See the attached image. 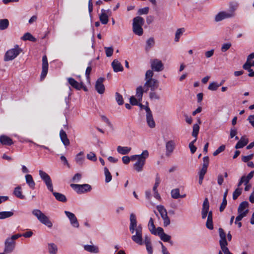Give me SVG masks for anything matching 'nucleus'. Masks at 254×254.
Wrapping results in <instances>:
<instances>
[{
    "instance_id": "1",
    "label": "nucleus",
    "mask_w": 254,
    "mask_h": 254,
    "mask_svg": "<svg viewBox=\"0 0 254 254\" xmlns=\"http://www.w3.org/2000/svg\"><path fill=\"white\" fill-rule=\"evenodd\" d=\"M129 220V229L130 233L132 234L131 236L132 240L139 245H143L142 227L141 225H137L136 216L133 213L130 215Z\"/></svg>"
},
{
    "instance_id": "2",
    "label": "nucleus",
    "mask_w": 254,
    "mask_h": 254,
    "mask_svg": "<svg viewBox=\"0 0 254 254\" xmlns=\"http://www.w3.org/2000/svg\"><path fill=\"white\" fill-rule=\"evenodd\" d=\"M238 4L236 2H231L229 5L228 11H222L215 15V20L216 22L222 21L225 19L233 17L235 15V11L237 9Z\"/></svg>"
},
{
    "instance_id": "3",
    "label": "nucleus",
    "mask_w": 254,
    "mask_h": 254,
    "mask_svg": "<svg viewBox=\"0 0 254 254\" xmlns=\"http://www.w3.org/2000/svg\"><path fill=\"white\" fill-rule=\"evenodd\" d=\"M148 156L149 153L146 150H144L141 154L131 156L132 161L136 160V162L133 165V168L136 172H140L143 170L146 159L148 158Z\"/></svg>"
},
{
    "instance_id": "4",
    "label": "nucleus",
    "mask_w": 254,
    "mask_h": 254,
    "mask_svg": "<svg viewBox=\"0 0 254 254\" xmlns=\"http://www.w3.org/2000/svg\"><path fill=\"white\" fill-rule=\"evenodd\" d=\"M153 74V71L151 69L147 70L145 73V82L144 85V88H146L145 92H147L149 88H150L151 91H154L159 86L158 81L152 78Z\"/></svg>"
},
{
    "instance_id": "5",
    "label": "nucleus",
    "mask_w": 254,
    "mask_h": 254,
    "mask_svg": "<svg viewBox=\"0 0 254 254\" xmlns=\"http://www.w3.org/2000/svg\"><path fill=\"white\" fill-rule=\"evenodd\" d=\"M144 23V19L140 16H136L133 19L132 31L135 34L138 36L143 34V30L142 26Z\"/></svg>"
},
{
    "instance_id": "6",
    "label": "nucleus",
    "mask_w": 254,
    "mask_h": 254,
    "mask_svg": "<svg viewBox=\"0 0 254 254\" xmlns=\"http://www.w3.org/2000/svg\"><path fill=\"white\" fill-rule=\"evenodd\" d=\"M32 213L42 224L47 226L48 228H51L52 227V222L41 210L39 209H34L32 211Z\"/></svg>"
},
{
    "instance_id": "7",
    "label": "nucleus",
    "mask_w": 254,
    "mask_h": 254,
    "mask_svg": "<svg viewBox=\"0 0 254 254\" xmlns=\"http://www.w3.org/2000/svg\"><path fill=\"white\" fill-rule=\"evenodd\" d=\"M21 52L20 48L18 46H16L14 48L7 51L4 56V61H8L14 59Z\"/></svg>"
},
{
    "instance_id": "8",
    "label": "nucleus",
    "mask_w": 254,
    "mask_h": 254,
    "mask_svg": "<svg viewBox=\"0 0 254 254\" xmlns=\"http://www.w3.org/2000/svg\"><path fill=\"white\" fill-rule=\"evenodd\" d=\"M39 174L41 179L45 183L48 190L50 191H53V186L52 180L50 176L47 173L42 170L39 171Z\"/></svg>"
},
{
    "instance_id": "9",
    "label": "nucleus",
    "mask_w": 254,
    "mask_h": 254,
    "mask_svg": "<svg viewBox=\"0 0 254 254\" xmlns=\"http://www.w3.org/2000/svg\"><path fill=\"white\" fill-rule=\"evenodd\" d=\"M219 235L220 237L219 245L222 251H224L228 249V242L226 240L227 235L224 230L219 228L218 229Z\"/></svg>"
},
{
    "instance_id": "10",
    "label": "nucleus",
    "mask_w": 254,
    "mask_h": 254,
    "mask_svg": "<svg viewBox=\"0 0 254 254\" xmlns=\"http://www.w3.org/2000/svg\"><path fill=\"white\" fill-rule=\"evenodd\" d=\"M151 70L160 72L164 69V65L162 61L159 59H155L150 61Z\"/></svg>"
},
{
    "instance_id": "11",
    "label": "nucleus",
    "mask_w": 254,
    "mask_h": 254,
    "mask_svg": "<svg viewBox=\"0 0 254 254\" xmlns=\"http://www.w3.org/2000/svg\"><path fill=\"white\" fill-rule=\"evenodd\" d=\"M71 187L73 189L78 193H81L91 189V186L88 184L84 185H77V184H71Z\"/></svg>"
},
{
    "instance_id": "12",
    "label": "nucleus",
    "mask_w": 254,
    "mask_h": 254,
    "mask_svg": "<svg viewBox=\"0 0 254 254\" xmlns=\"http://www.w3.org/2000/svg\"><path fill=\"white\" fill-rule=\"evenodd\" d=\"M145 110L146 112V118L147 125L150 128H154L155 127V123L153 119L152 112L149 107H146Z\"/></svg>"
},
{
    "instance_id": "13",
    "label": "nucleus",
    "mask_w": 254,
    "mask_h": 254,
    "mask_svg": "<svg viewBox=\"0 0 254 254\" xmlns=\"http://www.w3.org/2000/svg\"><path fill=\"white\" fill-rule=\"evenodd\" d=\"M15 246V241H12L11 239L7 238L4 243V252L6 254H10L14 250Z\"/></svg>"
},
{
    "instance_id": "14",
    "label": "nucleus",
    "mask_w": 254,
    "mask_h": 254,
    "mask_svg": "<svg viewBox=\"0 0 254 254\" xmlns=\"http://www.w3.org/2000/svg\"><path fill=\"white\" fill-rule=\"evenodd\" d=\"M155 235L159 236L162 241L166 242H169L171 245L173 244V242L170 241L171 238V236L165 234L164 232V230L162 228L160 227H158V232L155 234Z\"/></svg>"
},
{
    "instance_id": "15",
    "label": "nucleus",
    "mask_w": 254,
    "mask_h": 254,
    "mask_svg": "<svg viewBox=\"0 0 254 254\" xmlns=\"http://www.w3.org/2000/svg\"><path fill=\"white\" fill-rule=\"evenodd\" d=\"M64 213L69 219L71 225L74 227L78 228L79 224L75 215L73 213L68 211H64Z\"/></svg>"
},
{
    "instance_id": "16",
    "label": "nucleus",
    "mask_w": 254,
    "mask_h": 254,
    "mask_svg": "<svg viewBox=\"0 0 254 254\" xmlns=\"http://www.w3.org/2000/svg\"><path fill=\"white\" fill-rule=\"evenodd\" d=\"M166 155L170 156L173 152L176 147V143L174 140H169L166 143Z\"/></svg>"
},
{
    "instance_id": "17",
    "label": "nucleus",
    "mask_w": 254,
    "mask_h": 254,
    "mask_svg": "<svg viewBox=\"0 0 254 254\" xmlns=\"http://www.w3.org/2000/svg\"><path fill=\"white\" fill-rule=\"evenodd\" d=\"M249 203L247 201H243L240 203L238 209V213L242 214L243 216H247L249 212L247 208Z\"/></svg>"
},
{
    "instance_id": "18",
    "label": "nucleus",
    "mask_w": 254,
    "mask_h": 254,
    "mask_svg": "<svg viewBox=\"0 0 254 254\" xmlns=\"http://www.w3.org/2000/svg\"><path fill=\"white\" fill-rule=\"evenodd\" d=\"M104 80V78L102 77H100L97 79L96 82L95 84V88L96 91L99 94H103L105 91V87L103 84V81Z\"/></svg>"
},
{
    "instance_id": "19",
    "label": "nucleus",
    "mask_w": 254,
    "mask_h": 254,
    "mask_svg": "<svg viewBox=\"0 0 254 254\" xmlns=\"http://www.w3.org/2000/svg\"><path fill=\"white\" fill-rule=\"evenodd\" d=\"M209 208V204L207 198H205L202 205L201 211V216L203 219H205L207 214H208V210Z\"/></svg>"
},
{
    "instance_id": "20",
    "label": "nucleus",
    "mask_w": 254,
    "mask_h": 254,
    "mask_svg": "<svg viewBox=\"0 0 254 254\" xmlns=\"http://www.w3.org/2000/svg\"><path fill=\"white\" fill-rule=\"evenodd\" d=\"M48 69V63L47 57L44 56L42 58V71L41 77L44 78L47 75Z\"/></svg>"
},
{
    "instance_id": "21",
    "label": "nucleus",
    "mask_w": 254,
    "mask_h": 254,
    "mask_svg": "<svg viewBox=\"0 0 254 254\" xmlns=\"http://www.w3.org/2000/svg\"><path fill=\"white\" fill-rule=\"evenodd\" d=\"M68 83L74 88L77 90H80L82 86V81L78 82L74 78L69 77L67 78Z\"/></svg>"
},
{
    "instance_id": "22",
    "label": "nucleus",
    "mask_w": 254,
    "mask_h": 254,
    "mask_svg": "<svg viewBox=\"0 0 254 254\" xmlns=\"http://www.w3.org/2000/svg\"><path fill=\"white\" fill-rule=\"evenodd\" d=\"M112 66L115 72L122 71L124 69L123 66L119 61L117 60H114L112 63Z\"/></svg>"
},
{
    "instance_id": "23",
    "label": "nucleus",
    "mask_w": 254,
    "mask_h": 254,
    "mask_svg": "<svg viewBox=\"0 0 254 254\" xmlns=\"http://www.w3.org/2000/svg\"><path fill=\"white\" fill-rule=\"evenodd\" d=\"M144 242L146 246V248L148 254H153V249L151 243V240L149 237L145 236L144 239Z\"/></svg>"
},
{
    "instance_id": "24",
    "label": "nucleus",
    "mask_w": 254,
    "mask_h": 254,
    "mask_svg": "<svg viewBox=\"0 0 254 254\" xmlns=\"http://www.w3.org/2000/svg\"><path fill=\"white\" fill-rule=\"evenodd\" d=\"M48 251L49 254H57L58 248L57 245L53 243H48L47 245Z\"/></svg>"
},
{
    "instance_id": "25",
    "label": "nucleus",
    "mask_w": 254,
    "mask_h": 254,
    "mask_svg": "<svg viewBox=\"0 0 254 254\" xmlns=\"http://www.w3.org/2000/svg\"><path fill=\"white\" fill-rule=\"evenodd\" d=\"M131 147L127 146H118L117 148L118 152L122 155L127 154L131 151Z\"/></svg>"
},
{
    "instance_id": "26",
    "label": "nucleus",
    "mask_w": 254,
    "mask_h": 254,
    "mask_svg": "<svg viewBox=\"0 0 254 254\" xmlns=\"http://www.w3.org/2000/svg\"><path fill=\"white\" fill-rule=\"evenodd\" d=\"M60 136L62 142L65 146H68L69 144V140L67 138L65 132L62 129L60 132Z\"/></svg>"
},
{
    "instance_id": "27",
    "label": "nucleus",
    "mask_w": 254,
    "mask_h": 254,
    "mask_svg": "<svg viewBox=\"0 0 254 254\" xmlns=\"http://www.w3.org/2000/svg\"><path fill=\"white\" fill-rule=\"evenodd\" d=\"M25 180L26 183L31 189L33 190L35 189V183L31 175H26L25 176Z\"/></svg>"
},
{
    "instance_id": "28",
    "label": "nucleus",
    "mask_w": 254,
    "mask_h": 254,
    "mask_svg": "<svg viewBox=\"0 0 254 254\" xmlns=\"http://www.w3.org/2000/svg\"><path fill=\"white\" fill-rule=\"evenodd\" d=\"M84 249L85 251L92 253L97 254L99 252L98 247L94 245H85Z\"/></svg>"
},
{
    "instance_id": "29",
    "label": "nucleus",
    "mask_w": 254,
    "mask_h": 254,
    "mask_svg": "<svg viewBox=\"0 0 254 254\" xmlns=\"http://www.w3.org/2000/svg\"><path fill=\"white\" fill-rule=\"evenodd\" d=\"M206 226L209 230H212L213 229L212 212L211 211H209L206 223Z\"/></svg>"
},
{
    "instance_id": "30",
    "label": "nucleus",
    "mask_w": 254,
    "mask_h": 254,
    "mask_svg": "<svg viewBox=\"0 0 254 254\" xmlns=\"http://www.w3.org/2000/svg\"><path fill=\"white\" fill-rule=\"evenodd\" d=\"M249 140L248 138H245L244 136H242L240 140L236 144L235 148L236 149L243 148L244 146L247 144Z\"/></svg>"
},
{
    "instance_id": "31",
    "label": "nucleus",
    "mask_w": 254,
    "mask_h": 254,
    "mask_svg": "<svg viewBox=\"0 0 254 254\" xmlns=\"http://www.w3.org/2000/svg\"><path fill=\"white\" fill-rule=\"evenodd\" d=\"M0 142L3 145H10L13 144L12 139L5 135L0 136Z\"/></svg>"
},
{
    "instance_id": "32",
    "label": "nucleus",
    "mask_w": 254,
    "mask_h": 254,
    "mask_svg": "<svg viewBox=\"0 0 254 254\" xmlns=\"http://www.w3.org/2000/svg\"><path fill=\"white\" fill-rule=\"evenodd\" d=\"M52 192L57 200L63 202L66 201L67 199L66 196L64 194L59 192H54V190H53V191Z\"/></svg>"
},
{
    "instance_id": "33",
    "label": "nucleus",
    "mask_w": 254,
    "mask_h": 254,
    "mask_svg": "<svg viewBox=\"0 0 254 254\" xmlns=\"http://www.w3.org/2000/svg\"><path fill=\"white\" fill-rule=\"evenodd\" d=\"M100 20L103 24H106L108 22V16L104 9L101 10V13L99 16Z\"/></svg>"
},
{
    "instance_id": "34",
    "label": "nucleus",
    "mask_w": 254,
    "mask_h": 254,
    "mask_svg": "<svg viewBox=\"0 0 254 254\" xmlns=\"http://www.w3.org/2000/svg\"><path fill=\"white\" fill-rule=\"evenodd\" d=\"M148 227L150 232L154 235H155L158 232V228H155L153 220L152 218H150L148 222Z\"/></svg>"
},
{
    "instance_id": "35",
    "label": "nucleus",
    "mask_w": 254,
    "mask_h": 254,
    "mask_svg": "<svg viewBox=\"0 0 254 254\" xmlns=\"http://www.w3.org/2000/svg\"><path fill=\"white\" fill-rule=\"evenodd\" d=\"M85 157L84 156V152L80 151L78 153L75 158V161L78 165H81L84 161Z\"/></svg>"
},
{
    "instance_id": "36",
    "label": "nucleus",
    "mask_w": 254,
    "mask_h": 254,
    "mask_svg": "<svg viewBox=\"0 0 254 254\" xmlns=\"http://www.w3.org/2000/svg\"><path fill=\"white\" fill-rule=\"evenodd\" d=\"M13 194L19 198L24 199L25 198V196L22 193L21 187L20 186H17L14 189Z\"/></svg>"
},
{
    "instance_id": "37",
    "label": "nucleus",
    "mask_w": 254,
    "mask_h": 254,
    "mask_svg": "<svg viewBox=\"0 0 254 254\" xmlns=\"http://www.w3.org/2000/svg\"><path fill=\"white\" fill-rule=\"evenodd\" d=\"M143 89L141 86H138L136 89V97L139 102H140L142 98L143 93L144 92Z\"/></svg>"
},
{
    "instance_id": "38",
    "label": "nucleus",
    "mask_w": 254,
    "mask_h": 254,
    "mask_svg": "<svg viewBox=\"0 0 254 254\" xmlns=\"http://www.w3.org/2000/svg\"><path fill=\"white\" fill-rule=\"evenodd\" d=\"M104 174L105 176V182L109 183L112 180V175L107 167L104 168Z\"/></svg>"
},
{
    "instance_id": "39",
    "label": "nucleus",
    "mask_w": 254,
    "mask_h": 254,
    "mask_svg": "<svg viewBox=\"0 0 254 254\" xmlns=\"http://www.w3.org/2000/svg\"><path fill=\"white\" fill-rule=\"evenodd\" d=\"M13 213L11 211L0 212V219H5L12 216Z\"/></svg>"
},
{
    "instance_id": "40",
    "label": "nucleus",
    "mask_w": 254,
    "mask_h": 254,
    "mask_svg": "<svg viewBox=\"0 0 254 254\" xmlns=\"http://www.w3.org/2000/svg\"><path fill=\"white\" fill-rule=\"evenodd\" d=\"M9 24L8 20L6 19L0 20V30H4L8 27Z\"/></svg>"
},
{
    "instance_id": "41",
    "label": "nucleus",
    "mask_w": 254,
    "mask_h": 254,
    "mask_svg": "<svg viewBox=\"0 0 254 254\" xmlns=\"http://www.w3.org/2000/svg\"><path fill=\"white\" fill-rule=\"evenodd\" d=\"M171 194L172 198L177 199L180 197V190L179 189H175L171 190Z\"/></svg>"
},
{
    "instance_id": "42",
    "label": "nucleus",
    "mask_w": 254,
    "mask_h": 254,
    "mask_svg": "<svg viewBox=\"0 0 254 254\" xmlns=\"http://www.w3.org/2000/svg\"><path fill=\"white\" fill-rule=\"evenodd\" d=\"M184 31L185 29L184 28H179L176 31L175 37V41L176 42H178L181 36L183 34Z\"/></svg>"
},
{
    "instance_id": "43",
    "label": "nucleus",
    "mask_w": 254,
    "mask_h": 254,
    "mask_svg": "<svg viewBox=\"0 0 254 254\" xmlns=\"http://www.w3.org/2000/svg\"><path fill=\"white\" fill-rule=\"evenodd\" d=\"M161 182V179L158 174H157L155 177V183L153 187V191H156L157 190V187L159 186Z\"/></svg>"
},
{
    "instance_id": "44",
    "label": "nucleus",
    "mask_w": 254,
    "mask_h": 254,
    "mask_svg": "<svg viewBox=\"0 0 254 254\" xmlns=\"http://www.w3.org/2000/svg\"><path fill=\"white\" fill-rule=\"evenodd\" d=\"M23 40H29L30 41L35 42L36 39L30 33H26L22 37Z\"/></svg>"
},
{
    "instance_id": "45",
    "label": "nucleus",
    "mask_w": 254,
    "mask_h": 254,
    "mask_svg": "<svg viewBox=\"0 0 254 254\" xmlns=\"http://www.w3.org/2000/svg\"><path fill=\"white\" fill-rule=\"evenodd\" d=\"M192 128V136L196 138L199 132V126L198 124H194Z\"/></svg>"
},
{
    "instance_id": "46",
    "label": "nucleus",
    "mask_w": 254,
    "mask_h": 254,
    "mask_svg": "<svg viewBox=\"0 0 254 254\" xmlns=\"http://www.w3.org/2000/svg\"><path fill=\"white\" fill-rule=\"evenodd\" d=\"M220 86L216 82H213L209 84L208 89L211 91H215Z\"/></svg>"
},
{
    "instance_id": "47",
    "label": "nucleus",
    "mask_w": 254,
    "mask_h": 254,
    "mask_svg": "<svg viewBox=\"0 0 254 254\" xmlns=\"http://www.w3.org/2000/svg\"><path fill=\"white\" fill-rule=\"evenodd\" d=\"M242 193V189L237 188L233 193V199L234 200H236L239 196H240Z\"/></svg>"
},
{
    "instance_id": "48",
    "label": "nucleus",
    "mask_w": 254,
    "mask_h": 254,
    "mask_svg": "<svg viewBox=\"0 0 254 254\" xmlns=\"http://www.w3.org/2000/svg\"><path fill=\"white\" fill-rule=\"evenodd\" d=\"M116 100L120 105H123L124 103V100L122 95L117 92L116 93Z\"/></svg>"
},
{
    "instance_id": "49",
    "label": "nucleus",
    "mask_w": 254,
    "mask_h": 254,
    "mask_svg": "<svg viewBox=\"0 0 254 254\" xmlns=\"http://www.w3.org/2000/svg\"><path fill=\"white\" fill-rule=\"evenodd\" d=\"M225 149V146L222 145L219 146L213 153V155L215 156L218 155L221 152H223Z\"/></svg>"
},
{
    "instance_id": "50",
    "label": "nucleus",
    "mask_w": 254,
    "mask_h": 254,
    "mask_svg": "<svg viewBox=\"0 0 254 254\" xmlns=\"http://www.w3.org/2000/svg\"><path fill=\"white\" fill-rule=\"evenodd\" d=\"M106 55L107 57H110L113 53V48L112 47H105Z\"/></svg>"
},
{
    "instance_id": "51",
    "label": "nucleus",
    "mask_w": 254,
    "mask_h": 254,
    "mask_svg": "<svg viewBox=\"0 0 254 254\" xmlns=\"http://www.w3.org/2000/svg\"><path fill=\"white\" fill-rule=\"evenodd\" d=\"M157 209L159 211L160 215H163L164 214L167 213L166 209L163 205H160L157 206Z\"/></svg>"
},
{
    "instance_id": "52",
    "label": "nucleus",
    "mask_w": 254,
    "mask_h": 254,
    "mask_svg": "<svg viewBox=\"0 0 254 254\" xmlns=\"http://www.w3.org/2000/svg\"><path fill=\"white\" fill-rule=\"evenodd\" d=\"M209 163V158L206 156L203 158L202 167L207 168Z\"/></svg>"
},
{
    "instance_id": "53",
    "label": "nucleus",
    "mask_w": 254,
    "mask_h": 254,
    "mask_svg": "<svg viewBox=\"0 0 254 254\" xmlns=\"http://www.w3.org/2000/svg\"><path fill=\"white\" fill-rule=\"evenodd\" d=\"M87 158L89 160L93 161H96L97 160V158L95 154L92 152H90L87 155Z\"/></svg>"
},
{
    "instance_id": "54",
    "label": "nucleus",
    "mask_w": 254,
    "mask_h": 254,
    "mask_svg": "<svg viewBox=\"0 0 254 254\" xmlns=\"http://www.w3.org/2000/svg\"><path fill=\"white\" fill-rule=\"evenodd\" d=\"M253 157H254L253 154H251L248 156H243L242 157V160L244 162H248V161H249L250 160L252 159Z\"/></svg>"
},
{
    "instance_id": "55",
    "label": "nucleus",
    "mask_w": 254,
    "mask_h": 254,
    "mask_svg": "<svg viewBox=\"0 0 254 254\" xmlns=\"http://www.w3.org/2000/svg\"><path fill=\"white\" fill-rule=\"evenodd\" d=\"M129 102L132 105H138V102H139L137 98L133 96L130 97Z\"/></svg>"
},
{
    "instance_id": "56",
    "label": "nucleus",
    "mask_w": 254,
    "mask_h": 254,
    "mask_svg": "<svg viewBox=\"0 0 254 254\" xmlns=\"http://www.w3.org/2000/svg\"><path fill=\"white\" fill-rule=\"evenodd\" d=\"M251 66H252L251 63L247 61L246 63L243 65V67L244 69L247 70L248 71H251Z\"/></svg>"
},
{
    "instance_id": "57",
    "label": "nucleus",
    "mask_w": 254,
    "mask_h": 254,
    "mask_svg": "<svg viewBox=\"0 0 254 254\" xmlns=\"http://www.w3.org/2000/svg\"><path fill=\"white\" fill-rule=\"evenodd\" d=\"M231 46L230 43H227L223 44L221 47V51L223 52H225L227 51Z\"/></svg>"
},
{
    "instance_id": "58",
    "label": "nucleus",
    "mask_w": 254,
    "mask_h": 254,
    "mask_svg": "<svg viewBox=\"0 0 254 254\" xmlns=\"http://www.w3.org/2000/svg\"><path fill=\"white\" fill-rule=\"evenodd\" d=\"M147 46L149 48L153 46L154 44V40L153 38H149L146 41Z\"/></svg>"
},
{
    "instance_id": "59",
    "label": "nucleus",
    "mask_w": 254,
    "mask_h": 254,
    "mask_svg": "<svg viewBox=\"0 0 254 254\" xmlns=\"http://www.w3.org/2000/svg\"><path fill=\"white\" fill-rule=\"evenodd\" d=\"M227 205V200L223 199L222 202L221 204V205L219 208V210L220 212H222L225 208L226 207Z\"/></svg>"
},
{
    "instance_id": "60",
    "label": "nucleus",
    "mask_w": 254,
    "mask_h": 254,
    "mask_svg": "<svg viewBox=\"0 0 254 254\" xmlns=\"http://www.w3.org/2000/svg\"><path fill=\"white\" fill-rule=\"evenodd\" d=\"M131 160V156L129 157L127 156H125L122 157V161L125 164H127Z\"/></svg>"
},
{
    "instance_id": "61",
    "label": "nucleus",
    "mask_w": 254,
    "mask_h": 254,
    "mask_svg": "<svg viewBox=\"0 0 254 254\" xmlns=\"http://www.w3.org/2000/svg\"><path fill=\"white\" fill-rule=\"evenodd\" d=\"M150 98L153 99L159 100L160 97L154 92H151L149 94Z\"/></svg>"
},
{
    "instance_id": "62",
    "label": "nucleus",
    "mask_w": 254,
    "mask_h": 254,
    "mask_svg": "<svg viewBox=\"0 0 254 254\" xmlns=\"http://www.w3.org/2000/svg\"><path fill=\"white\" fill-rule=\"evenodd\" d=\"M159 243L161 245L162 254H170L167 248L163 245V243L161 242H159Z\"/></svg>"
},
{
    "instance_id": "63",
    "label": "nucleus",
    "mask_w": 254,
    "mask_h": 254,
    "mask_svg": "<svg viewBox=\"0 0 254 254\" xmlns=\"http://www.w3.org/2000/svg\"><path fill=\"white\" fill-rule=\"evenodd\" d=\"M224 182L223 177L222 175L219 174L217 177V183L219 185L221 186L222 185Z\"/></svg>"
},
{
    "instance_id": "64",
    "label": "nucleus",
    "mask_w": 254,
    "mask_h": 254,
    "mask_svg": "<svg viewBox=\"0 0 254 254\" xmlns=\"http://www.w3.org/2000/svg\"><path fill=\"white\" fill-rule=\"evenodd\" d=\"M248 120L251 125L254 127V115H250L248 118Z\"/></svg>"
}]
</instances>
